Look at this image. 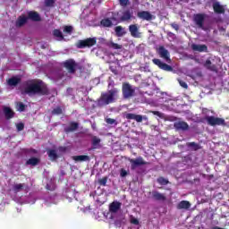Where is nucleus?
I'll list each match as a JSON object with an SVG mask.
<instances>
[{
  "label": "nucleus",
  "mask_w": 229,
  "mask_h": 229,
  "mask_svg": "<svg viewBox=\"0 0 229 229\" xmlns=\"http://www.w3.org/2000/svg\"><path fill=\"white\" fill-rule=\"evenodd\" d=\"M21 94L30 97L37 95L47 96L49 94V89H47V85L42 80L32 79L23 82Z\"/></svg>",
  "instance_id": "obj_1"
},
{
  "label": "nucleus",
  "mask_w": 229,
  "mask_h": 229,
  "mask_svg": "<svg viewBox=\"0 0 229 229\" xmlns=\"http://www.w3.org/2000/svg\"><path fill=\"white\" fill-rule=\"evenodd\" d=\"M119 98V89L114 88L107 92H102L99 98L97 99V106L101 108L102 106H106L115 103V99Z\"/></svg>",
  "instance_id": "obj_2"
},
{
  "label": "nucleus",
  "mask_w": 229,
  "mask_h": 229,
  "mask_svg": "<svg viewBox=\"0 0 229 229\" xmlns=\"http://www.w3.org/2000/svg\"><path fill=\"white\" fill-rule=\"evenodd\" d=\"M128 162L131 164V171H137V169H140L143 165H148V162L144 160V157H138L136 158H127Z\"/></svg>",
  "instance_id": "obj_3"
},
{
  "label": "nucleus",
  "mask_w": 229,
  "mask_h": 229,
  "mask_svg": "<svg viewBox=\"0 0 229 229\" xmlns=\"http://www.w3.org/2000/svg\"><path fill=\"white\" fill-rule=\"evenodd\" d=\"M122 94L123 99H131L135 97V88L130 82H123L122 85Z\"/></svg>",
  "instance_id": "obj_4"
},
{
  "label": "nucleus",
  "mask_w": 229,
  "mask_h": 229,
  "mask_svg": "<svg viewBox=\"0 0 229 229\" xmlns=\"http://www.w3.org/2000/svg\"><path fill=\"white\" fill-rule=\"evenodd\" d=\"M204 121L207 122L208 126H226V122L224 118H219L216 116H206Z\"/></svg>",
  "instance_id": "obj_5"
},
{
  "label": "nucleus",
  "mask_w": 229,
  "mask_h": 229,
  "mask_svg": "<svg viewBox=\"0 0 229 229\" xmlns=\"http://www.w3.org/2000/svg\"><path fill=\"white\" fill-rule=\"evenodd\" d=\"M98 44L96 38H88L83 40H79L77 43L78 49H85V47H92Z\"/></svg>",
  "instance_id": "obj_6"
},
{
  "label": "nucleus",
  "mask_w": 229,
  "mask_h": 229,
  "mask_svg": "<svg viewBox=\"0 0 229 229\" xmlns=\"http://www.w3.org/2000/svg\"><path fill=\"white\" fill-rule=\"evenodd\" d=\"M63 66L70 72V74H74L76 72V67H78V64L74 59H68L63 63Z\"/></svg>",
  "instance_id": "obj_7"
},
{
  "label": "nucleus",
  "mask_w": 229,
  "mask_h": 229,
  "mask_svg": "<svg viewBox=\"0 0 229 229\" xmlns=\"http://www.w3.org/2000/svg\"><path fill=\"white\" fill-rule=\"evenodd\" d=\"M152 63L155 65H157L162 71H165L166 72H173V66L162 62L160 59L154 58L152 59Z\"/></svg>",
  "instance_id": "obj_8"
},
{
  "label": "nucleus",
  "mask_w": 229,
  "mask_h": 229,
  "mask_svg": "<svg viewBox=\"0 0 229 229\" xmlns=\"http://www.w3.org/2000/svg\"><path fill=\"white\" fill-rule=\"evenodd\" d=\"M157 54L159 55L160 58H163V60H165L168 64H171V54L164 46H160L157 48Z\"/></svg>",
  "instance_id": "obj_9"
},
{
  "label": "nucleus",
  "mask_w": 229,
  "mask_h": 229,
  "mask_svg": "<svg viewBox=\"0 0 229 229\" xmlns=\"http://www.w3.org/2000/svg\"><path fill=\"white\" fill-rule=\"evenodd\" d=\"M206 17H207V14H205V13H197V14H194V16H193V21H194L195 24L201 30H203V28H204L203 24H205Z\"/></svg>",
  "instance_id": "obj_10"
},
{
  "label": "nucleus",
  "mask_w": 229,
  "mask_h": 229,
  "mask_svg": "<svg viewBox=\"0 0 229 229\" xmlns=\"http://www.w3.org/2000/svg\"><path fill=\"white\" fill-rule=\"evenodd\" d=\"M174 127L177 130V131H189V123L187 122L179 121L174 123Z\"/></svg>",
  "instance_id": "obj_11"
},
{
  "label": "nucleus",
  "mask_w": 229,
  "mask_h": 229,
  "mask_svg": "<svg viewBox=\"0 0 229 229\" xmlns=\"http://www.w3.org/2000/svg\"><path fill=\"white\" fill-rule=\"evenodd\" d=\"M137 17L142 19V21H153V14L149 11L138 12Z\"/></svg>",
  "instance_id": "obj_12"
},
{
  "label": "nucleus",
  "mask_w": 229,
  "mask_h": 229,
  "mask_svg": "<svg viewBox=\"0 0 229 229\" xmlns=\"http://www.w3.org/2000/svg\"><path fill=\"white\" fill-rule=\"evenodd\" d=\"M122 205H123V203H121L117 200L113 201L109 205V212H111L112 214H117V212H119V210H121Z\"/></svg>",
  "instance_id": "obj_13"
},
{
  "label": "nucleus",
  "mask_w": 229,
  "mask_h": 229,
  "mask_svg": "<svg viewBox=\"0 0 229 229\" xmlns=\"http://www.w3.org/2000/svg\"><path fill=\"white\" fill-rule=\"evenodd\" d=\"M152 199H155V201H165L167 198L165 197V194L160 193L157 191H152Z\"/></svg>",
  "instance_id": "obj_14"
},
{
  "label": "nucleus",
  "mask_w": 229,
  "mask_h": 229,
  "mask_svg": "<svg viewBox=\"0 0 229 229\" xmlns=\"http://www.w3.org/2000/svg\"><path fill=\"white\" fill-rule=\"evenodd\" d=\"M191 49L193 51H198L199 53H208V47H207V45L192 44Z\"/></svg>",
  "instance_id": "obj_15"
},
{
  "label": "nucleus",
  "mask_w": 229,
  "mask_h": 229,
  "mask_svg": "<svg viewBox=\"0 0 229 229\" xmlns=\"http://www.w3.org/2000/svg\"><path fill=\"white\" fill-rule=\"evenodd\" d=\"M129 31L134 38H139V37H140V33H139V26H137V24L130 25Z\"/></svg>",
  "instance_id": "obj_16"
},
{
  "label": "nucleus",
  "mask_w": 229,
  "mask_h": 229,
  "mask_svg": "<svg viewBox=\"0 0 229 229\" xmlns=\"http://www.w3.org/2000/svg\"><path fill=\"white\" fill-rule=\"evenodd\" d=\"M203 66L205 67V69H208V71H211V72H217V66L212 64V61H210V59H207L206 62L203 64Z\"/></svg>",
  "instance_id": "obj_17"
},
{
  "label": "nucleus",
  "mask_w": 229,
  "mask_h": 229,
  "mask_svg": "<svg viewBox=\"0 0 229 229\" xmlns=\"http://www.w3.org/2000/svg\"><path fill=\"white\" fill-rule=\"evenodd\" d=\"M125 119H128L129 121H136V123H142V115L140 114H135L133 113H129L125 114Z\"/></svg>",
  "instance_id": "obj_18"
},
{
  "label": "nucleus",
  "mask_w": 229,
  "mask_h": 229,
  "mask_svg": "<svg viewBox=\"0 0 229 229\" xmlns=\"http://www.w3.org/2000/svg\"><path fill=\"white\" fill-rule=\"evenodd\" d=\"M213 10L215 13H217L218 15H221L222 13H225V6L221 5L219 2L213 3Z\"/></svg>",
  "instance_id": "obj_19"
},
{
  "label": "nucleus",
  "mask_w": 229,
  "mask_h": 229,
  "mask_svg": "<svg viewBox=\"0 0 229 229\" xmlns=\"http://www.w3.org/2000/svg\"><path fill=\"white\" fill-rule=\"evenodd\" d=\"M27 19H30V21H33L34 22H38L41 21L40 14L35 11H30L28 13Z\"/></svg>",
  "instance_id": "obj_20"
},
{
  "label": "nucleus",
  "mask_w": 229,
  "mask_h": 229,
  "mask_svg": "<svg viewBox=\"0 0 229 229\" xmlns=\"http://www.w3.org/2000/svg\"><path fill=\"white\" fill-rule=\"evenodd\" d=\"M4 114L7 121H10V119H13V117L15 116V112H13V110H12V108L8 106L4 107Z\"/></svg>",
  "instance_id": "obj_21"
},
{
  "label": "nucleus",
  "mask_w": 229,
  "mask_h": 229,
  "mask_svg": "<svg viewBox=\"0 0 229 229\" xmlns=\"http://www.w3.org/2000/svg\"><path fill=\"white\" fill-rule=\"evenodd\" d=\"M78 128H80V123H78L76 122H71L70 125L68 127L64 128V132L71 133L72 131H76V130H78Z\"/></svg>",
  "instance_id": "obj_22"
},
{
  "label": "nucleus",
  "mask_w": 229,
  "mask_h": 229,
  "mask_svg": "<svg viewBox=\"0 0 229 229\" xmlns=\"http://www.w3.org/2000/svg\"><path fill=\"white\" fill-rule=\"evenodd\" d=\"M112 21H115V18L114 17H112L111 19L105 18V19L101 20L100 24L104 28H112V26H114V23L112 22Z\"/></svg>",
  "instance_id": "obj_23"
},
{
  "label": "nucleus",
  "mask_w": 229,
  "mask_h": 229,
  "mask_svg": "<svg viewBox=\"0 0 229 229\" xmlns=\"http://www.w3.org/2000/svg\"><path fill=\"white\" fill-rule=\"evenodd\" d=\"M46 189L47 191H50V192L56 191V181L55 179H50L47 182Z\"/></svg>",
  "instance_id": "obj_24"
},
{
  "label": "nucleus",
  "mask_w": 229,
  "mask_h": 229,
  "mask_svg": "<svg viewBox=\"0 0 229 229\" xmlns=\"http://www.w3.org/2000/svg\"><path fill=\"white\" fill-rule=\"evenodd\" d=\"M19 83H21V78L20 77H11L8 81H7V84L9 85V87H17V85H19Z\"/></svg>",
  "instance_id": "obj_25"
},
{
  "label": "nucleus",
  "mask_w": 229,
  "mask_h": 229,
  "mask_svg": "<svg viewBox=\"0 0 229 229\" xmlns=\"http://www.w3.org/2000/svg\"><path fill=\"white\" fill-rule=\"evenodd\" d=\"M49 160L51 162H56L58 160V154L56 153V150L55 149H48L47 151Z\"/></svg>",
  "instance_id": "obj_26"
},
{
  "label": "nucleus",
  "mask_w": 229,
  "mask_h": 229,
  "mask_svg": "<svg viewBox=\"0 0 229 229\" xmlns=\"http://www.w3.org/2000/svg\"><path fill=\"white\" fill-rule=\"evenodd\" d=\"M26 22H28V17L20 16L15 22V26H16V28H22V26H24V24H26Z\"/></svg>",
  "instance_id": "obj_27"
},
{
  "label": "nucleus",
  "mask_w": 229,
  "mask_h": 229,
  "mask_svg": "<svg viewBox=\"0 0 229 229\" xmlns=\"http://www.w3.org/2000/svg\"><path fill=\"white\" fill-rule=\"evenodd\" d=\"M26 184L25 183H16L13 185V191L14 194H17V192H21L26 189Z\"/></svg>",
  "instance_id": "obj_28"
},
{
  "label": "nucleus",
  "mask_w": 229,
  "mask_h": 229,
  "mask_svg": "<svg viewBox=\"0 0 229 229\" xmlns=\"http://www.w3.org/2000/svg\"><path fill=\"white\" fill-rule=\"evenodd\" d=\"M131 17H132L131 11L126 10L125 12L123 13V15L121 16L120 21L122 22H125L126 21H130Z\"/></svg>",
  "instance_id": "obj_29"
},
{
  "label": "nucleus",
  "mask_w": 229,
  "mask_h": 229,
  "mask_svg": "<svg viewBox=\"0 0 229 229\" xmlns=\"http://www.w3.org/2000/svg\"><path fill=\"white\" fill-rule=\"evenodd\" d=\"M177 208L178 210H189V208H191V202L187 200H182L177 205Z\"/></svg>",
  "instance_id": "obj_30"
},
{
  "label": "nucleus",
  "mask_w": 229,
  "mask_h": 229,
  "mask_svg": "<svg viewBox=\"0 0 229 229\" xmlns=\"http://www.w3.org/2000/svg\"><path fill=\"white\" fill-rule=\"evenodd\" d=\"M114 33L116 37H124L126 35V30L123 26H116L114 28Z\"/></svg>",
  "instance_id": "obj_31"
},
{
  "label": "nucleus",
  "mask_w": 229,
  "mask_h": 229,
  "mask_svg": "<svg viewBox=\"0 0 229 229\" xmlns=\"http://www.w3.org/2000/svg\"><path fill=\"white\" fill-rule=\"evenodd\" d=\"M72 158L75 162H89V160H90V157L87 155L73 156Z\"/></svg>",
  "instance_id": "obj_32"
},
{
  "label": "nucleus",
  "mask_w": 229,
  "mask_h": 229,
  "mask_svg": "<svg viewBox=\"0 0 229 229\" xmlns=\"http://www.w3.org/2000/svg\"><path fill=\"white\" fill-rule=\"evenodd\" d=\"M40 164V158L38 157H30L29 160L26 161V165H38Z\"/></svg>",
  "instance_id": "obj_33"
},
{
  "label": "nucleus",
  "mask_w": 229,
  "mask_h": 229,
  "mask_svg": "<svg viewBox=\"0 0 229 229\" xmlns=\"http://www.w3.org/2000/svg\"><path fill=\"white\" fill-rule=\"evenodd\" d=\"M187 147L191 149V151H198L199 149H201V146L199 144L192 141V142H188Z\"/></svg>",
  "instance_id": "obj_34"
},
{
  "label": "nucleus",
  "mask_w": 229,
  "mask_h": 229,
  "mask_svg": "<svg viewBox=\"0 0 229 229\" xmlns=\"http://www.w3.org/2000/svg\"><path fill=\"white\" fill-rule=\"evenodd\" d=\"M91 142L94 149H96V148H98V146H99V144L101 143V139L98 138V136H94Z\"/></svg>",
  "instance_id": "obj_35"
},
{
  "label": "nucleus",
  "mask_w": 229,
  "mask_h": 229,
  "mask_svg": "<svg viewBox=\"0 0 229 229\" xmlns=\"http://www.w3.org/2000/svg\"><path fill=\"white\" fill-rule=\"evenodd\" d=\"M62 114H64V111L60 106L54 108L52 111V115H62Z\"/></svg>",
  "instance_id": "obj_36"
},
{
  "label": "nucleus",
  "mask_w": 229,
  "mask_h": 229,
  "mask_svg": "<svg viewBox=\"0 0 229 229\" xmlns=\"http://www.w3.org/2000/svg\"><path fill=\"white\" fill-rule=\"evenodd\" d=\"M157 182L159 183V185H167L169 183V180L164 177H158Z\"/></svg>",
  "instance_id": "obj_37"
},
{
  "label": "nucleus",
  "mask_w": 229,
  "mask_h": 229,
  "mask_svg": "<svg viewBox=\"0 0 229 229\" xmlns=\"http://www.w3.org/2000/svg\"><path fill=\"white\" fill-rule=\"evenodd\" d=\"M108 182V177H103L98 179V184L102 187H106V182Z\"/></svg>",
  "instance_id": "obj_38"
},
{
  "label": "nucleus",
  "mask_w": 229,
  "mask_h": 229,
  "mask_svg": "<svg viewBox=\"0 0 229 229\" xmlns=\"http://www.w3.org/2000/svg\"><path fill=\"white\" fill-rule=\"evenodd\" d=\"M54 37H56L57 38H64V34L60 30H54Z\"/></svg>",
  "instance_id": "obj_39"
},
{
  "label": "nucleus",
  "mask_w": 229,
  "mask_h": 229,
  "mask_svg": "<svg viewBox=\"0 0 229 229\" xmlns=\"http://www.w3.org/2000/svg\"><path fill=\"white\" fill-rule=\"evenodd\" d=\"M45 6L53 8L55 6V0H45Z\"/></svg>",
  "instance_id": "obj_40"
},
{
  "label": "nucleus",
  "mask_w": 229,
  "mask_h": 229,
  "mask_svg": "<svg viewBox=\"0 0 229 229\" xmlns=\"http://www.w3.org/2000/svg\"><path fill=\"white\" fill-rule=\"evenodd\" d=\"M18 110H19V112H24V110H26V105H24V103H22V102H19L18 103Z\"/></svg>",
  "instance_id": "obj_41"
},
{
  "label": "nucleus",
  "mask_w": 229,
  "mask_h": 229,
  "mask_svg": "<svg viewBox=\"0 0 229 229\" xmlns=\"http://www.w3.org/2000/svg\"><path fill=\"white\" fill-rule=\"evenodd\" d=\"M64 33H69V35H71V33H72V26H70V25L64 26Z\"/></svg>",
  "instance_id": "obj_42"
},
{
  "label": "nucleus",
  "mask_w": 229,
  "mask_h": 229,
  "mask_svg": "<svg viewBox=\"0 0 229 229\" xmlns=\"http://www.w3.org/2000/svg\"><path fill=\"white\" fill-rule=\"evenodd\" d=\"M150 114H153V115H157L160 119H164V114L160 113L159 111H150Z\"/></svg>",
  "instance_id": "obj_43"
},
{
  "label": "nucleus",
  "mask_w": 229,
  "mask_h": 229,
  "mask_svg": "<svg viewBox=\"0 0 229 229\" xmlns=\"http://www.w3.org/2000/svg\"><path fill=\"white\" fill-rule=\"evenodd\" d=\"M119 4L121 6H128V4H130V0H119Z\"/></svg>",
  "instance_id": "obj_44"
},
{
  "label": "nucleus",
  "mask_w": 229,
  "mask_h": 229,
  "mask_svg": "<svg viewBox=\"0 0 229 229\" xmlns=\"http://www.w3.org/2000/svg\"><path fill=\"white\" fill-rule=\"evenodd\" d=\"M16 128H17L18 131H22V130H24V123H17Z\"/></svg>",
  "instance_id": "obj_45"
},
{
  "label": "nucleus",
  "mask_w": 229,
  "mask_h": 229,
  "mask_svg": "<svg viewBox=\"0 0 229 229\" xmlns=\"http://www.w3.org/2000/svg\"><path fill=\"white\" fill-rule=\"evenodd\" d=\"M26 153H29L30 155H37V153H38V151L37 149L30 148V149H27Z\"/></svg>",
  "instance_id": "obj_46"
},
{
  "label": "nucleus",
  "mask_w": 229,
  "mask_h": 229,
  "mask_svg": "<svg viewBox=\"0 0 229 229\" xmlns=\"http://www.w3.org/2000/svg\"><path fill=\"white\" fill-rule=\"evenodd\" d=\"M170 26L175 30V31H178V30H180V25H178V23L176 22H174V23H171Z\"/></svg>",
  "instance_id": "obj_47"
},
{
  "label": "nucleus",
  "mask_w": 229,
  "mask_h": 229,
  "mask_svg": "<svg viewBox=\"0 0 229 229\" xmlns=\"http://www.w3.org/2000/svg\"><path fill=\"white\" fill-rule=\"evenodd\" d=\"M179 84L181 85V87H182V89H189V85H187V82L183 81H179Z\"/></svg>",
  "instance_id": "obj_48"
},
{
  "label": "nucleus",
  "mask_w": 229,
  "mask_h": 229,
  "mask_svg": "<svg viewBox=\"0 0 229 229\" xmlns=\"http://www.w3.org/2000/svg\"><path fill=\"white\" fill-rule=\"evenodd\" d=\"M113 49H122L123 46L117 44V43H112Z\"/></svg>",
  "instance_id": "obj_49"
},
{
  "label": "nucleus",
  "mask_w": 229,
  "mask_h": 229,
  "mask_svg": "<svg viewBox=\"0 0 229 229\" xmlns=\"http://www.w3.org/2000/svg\"><path fill=\"white\" fill-rule=\"evenodd\" d=\"M106 123L107 124H115V119H114V118H107V119L106 120Z\"/></svg>",
  "instance_id": "obj_50"
},
{
  "label": "nucleus",
  "mask_w": 229,
  "mask_h": 229,
  "mask_svg": "<svg viewBox=\"0 0 229 229\" xmlns=\"http://www.w3.org/2000/svg\"><path fill=\"white\" fill-rule=\"evenodd\" d=\"M58 151H60V153H65V151H67V147L60 146L58 147Z\"/></svg>",
  "instance_id": "obj_51"
},
{
  "label": "nucleus",
  "mask_w": 229,
  "mask_h": 229,
  "mask_svg": "<svg viewBox=\"0 0 229 229\" xmlns=\"http://www.w3.org/2000/svg\"><path fill=\"white\" fill-rule=\"evenodd\" d=\"M131 225H139V219L132 218V219H131Z\"/></svg>",
  "instance_id": "obj_52"
},
{
  "label": "nucleus",
  "mask_w": 229,
  "mask_h": 229,
  "mask_svg": "<svg viewBox=\"0 0 229 229\" xmlns=\"http://www.w3.org/2000/svg\"><path fill=\"white\" fill-rule=\"evenodd\" d=\"M120 176L121 178H125V176H128V173H121Z\"/></svg>",
  "instance_id": "obj_53"
},
{
  "label": "nucleus",
  "mask_w": 229,
  "mask_h": 229,
  "mask_svg": "<svg viewBox=\"0 0 229 229\" xmlns=\"http://www.w3.org/2000/svg\"><path fill=\"white\" fill-rule=\"evenodd\" d=\"M142 121H148V116H146V115H141V123H142Z\"/></svg>",
  "instance_id": "obj_54"
},
{
  "label": "nucleus",
  "mask_w": 229,
  "mask_h": 229,
  "mask_svg": "<svg viewBox=\"0 0 229 229\" xmlns=\"http://www.w3.org/2000/svg\"><path fill=\"white\" fill-rule=\"evenodd\" d=\"M121 173H126L124 169H121Z\"/></svg>",
  "instance_id": "obj_55"
},
{
  "label": "nucleus",
  "mask_w": 229,
  "mask_h": 229,
  "mask_svg": "<svg viewBox=\"0 0 229 229\" xmlns=\"http://www.w3.org/2000/svg\"><path fill=\"white\" fill-rule=\"evenodd\" d=\"M185 1V3H189V0H184Z\"/></svg>",
  "instance_id": "obj_56"
}]
</instances>
